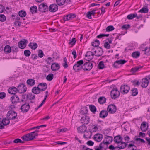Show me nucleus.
I'll use <instances>...</instances> for the list:
<instances>
[{
    "mask_svg": "<svg viewBox=\"0 0 150 150\" xmlns=\"http://www.w3.org/2000/svg\"><path fill=\"white\" fill-rule=\"evenodd\" d=\"M122 138L120 135L115 136L114 138V141L118 144L119 148L123 149L125 148L127 145V144L122 141Z\"/></svg>",
    "mask_w": 150,
    "mask_h": 150,
    "instance_id": "obj_1",
    "label": "nucleus"
},
{
    "mask_svg": "<svg viewBox=\"0 0 150 150\" xmlns=\"http://www.w3.org/2000/svg\"><path fill=\"white\" fill-rule=\"evenodd\" d=\"M38 130H35L23 136L21 138L23 140L26 141L33 140L35 138V136L38 135Z\"/></svg>",
    "mask_w": 150,
    "mask_h": 150,
    "instance_id": "obj_2",
    "label": "nucleus"
},
{
    "mask_svg": "<svg viewBox=\"0 0 150 150\" xmlns=\"http://www.w3.org/2000/svg\"><path fill=\"white\" fill-rule=\"evenodd\" d=\"M84 62L83 60H80L78 61L76 63L74 64L73 68V69L75 72H78L83 69V65Z\"/></svg>",
    "mask_w": 150,
    "mask_h": 150,
    "instance_id": "obj_3",
    "label": "nucleus"
},
{
    "mask_svg": "<svg viewBox=\"0 0 150 150\" xmlns=\"http://www.w3.org/2000/svg\"><path fill=\"white\" fill-rule=\"evenodd\" d=\"M120 92L117 88H114L111 91L110 95L112 99H115L118 98L120 96Z\"/></svg>",
    "mask_w": 150,
    "mask_h": 150,
    "instance_id": "obj_4",
    "label": "nucleus"
},
{
    "mask_svg": "<svg viewBox=\"0 0 150 150\" xmlns=\"http://www.w3.org/2000/svg\"><path fill=\"white\" fill-rule=\"evenodd\" d=\"M93 67L92 63L88 61L87 62H85L83 65V69L85 71H89Z\"/></svg>",
    "mask_w": 150,
    "mask_h": 150,
    "instance_id": "obj_5",
    "label": "nucleus"
},
{
    "mask_svg": "<svg viewBox=\"0 0 150 150\" xmlns=\"http://www.w3.org/2000/svg\"><path fill=\"white\" fill-rule=\"evenodd\" d=\"M7 115L8 118L11 120H14L17 117V113L12 110L9 111L7 113Z\"/></svg>",
    "mask_w": 150,
    "mask_h": 150,
    "instance_id": "obj_6",
    "label": "nucleus"
},
{
    "mask_svg": "<svg viewBox=\"0 0 150 150\" xmlns=\"http://www.w3.org/2000/svg\"><path fill=\"white\" fill-rule=\"evenodd\" d=\"M38 10L42 12H45L48 10V6L46 3L41 4L39 6Z\"/></svg>",
    "mask_w": 150,
    "mask_h": 150,
    "instance_id": "obj_7",
    "label": "nucleus"
},
{
    "mask_svg": "<svg viewBox=\"0 0 150 150\" xmlns=\"http://www.w3.org/2000/svg\"><path fill=\"white\" fill-rule=\"evenodd\" d=\"M18 90L19 93H23L26 92L27 90L26 87L23 84H21L18 86Z\"/></svg>",
    "mask_w": 150,
    "mask_h": 150,
    "instance_id": "obj_8",
    "label": "nucleus"
},
{
    "mask_svg": "<svg viewBox=\"0 0 150 150\" xmlns=\"http://www.w3.org/2000/svg\"><path fill=\"white\" fill-rule=\"evenodd\" d=\"M107 110L109 113L113 114L116 111L117 108L114 105H110L108 107Z\"/></svg>",
    "mask_w": 150,
    "mask_h": 150,
    "instance_id": "obj_9",
    "label": "nucleus"
},
{
    "mask_svg": "<svg viewBox=\"0 0 150 150\" xmlns=\"http://www.w3.org/2000/svg\"><path fill=\"white\" fill-rule=\"evenodd\" d=\"M129 90V87L127 85L122 86L120 89V92L123 94L127 93Z\"/></svg>",
    "mask_w": 150,
    "mask_h": 150,
    "instance_id": "obj_10",
    "label": "nucleus"
},
{
    "mask_svg": "<svg viewBox=\"0 0 150 150\" xmlns=\"http://www.w3.org/2000/svg\"><path fill=\"white\" fill-rule=\"evenodd\" d=\"M28 42V41L25 39H23L22 40L20 41L18 44L19 47L21 49L24 48L26 47Z\"/></svg>",
    "mask_w": 150,
    "mask_h": 150,
    "instance_id": "obj_11",
    "label": "nucleus"
},
{
    "mask_svg": "<svg viewBox=\"0 0 150 150\" xmlns=\"http://www.w3.org/2000/svg\"><path fill=\"white\" fill-rule=\"evenodd\" d=\"M10 100L11 101L12 104L15 105L19 102V98L17 95H14L11 97Z\"/></svg>",
    "mask_w": 150,
    "mask_h": 150,
    "instance_id": "obj_12",
    "label": "nucleus"
},
{
    "mask_svg": "<svg viewBox=\"0 0 150 150\" xmlns=\"http://www.w3.org/2000/svg\"><path fill=\"white\" fill-rule=\"evenodd\" d=\"M58 9L57 6L54 4L50 5L49 7V11L52 12H54L56 11Z\"/></svg>",
    "mask_w": 150,
    "mask_h": 150,
    "instance_id": "obj_13",
    "label": "nucleus"
},
{
    "mask_svg": "<svg viewBox=\"0 0 150 150\" xmlns=\"http://www.w3.org/2000/svg\"><path fill=\"white\" fill-rule=\"evenodd\" d=\"M30 106L29 104L25 103L21 106V109L22 112L24 113L27 112L29 110Z\"/></svg>",
    "mask_w": 150,
    "mask_h": 150,
    "instance_id": "obj_14",
    "label": "nucleus"
},
{
    "mask_svg": "<svg viewBox=\"0 0 150 150\" xmlns=\"http://www.w3.org/2000/svg\"><path fill=\"white\" fill-rule=\"evenodd\" d=\"M94 55L97 56H100L103 53V51L102 49L100 47L97 48V50L93 52Z\"/></svg>",
    "mask_w": 150,
    "mask_h": 150,
    "instance_id": "obj_15",
    "label": "nucleus"
},
{
    "mask_svg": "<svg viewBox=\"0 0 150 150\" xmlns=\"http://www.w3.org/2000/svg\"><path fill=\"white\" fill-rule=\"evenodd\" d=\"M90 118L88 116H85L82 117L81 121L83 124H88L89 122Z\"/></svg>",
    "mask_w": 150,
    "mask_h": 150,
    "instance_id": "obj_16",
    "label": "nucleus"
},
{
    "mask_svg": "<svg viewBox=\"0 0 150 150\" xmlns=\"http://www.w3.org/2000/svg\"><path fill=\"white\" fill-rule=\"evenodd\" d=\"M94 55V54L93 52L89 51L87 52L85 56L87 57V60L88 61H90L93 58Z\"/></svg>",
    "mask_w": 150,
    "mask_h": 150,
    "instance_id": "obj_17",
    "label": "nucleus"
},
{
    "mask_svg": "<svg viewBox=\"0 0 150 150\" xmlns=\"http://www.w3.org/2000/svg\"><path fill=\"white\" fill-rule=\"evenodd\" d=\"M76 16L75 14L71 13L67 15L64 17V21H66L71 20L76 17Z\"/></svg>",
    "mask_w": 150,
    "mask_h": 150,
    "instance_id": "obj_18",
    "label": "nucleus"
},
{
    "mask_svg": "<svg viewBox=\"0 0 150 150\" xmlns=\"http://www.w3.org/2000/svg\"><path fill=\"white\" fill-rule=\"evenodd\" d=\"M60 68V66L58 63H54L52 64L51 66V69L53 71L58 70Z\"/></svg>",
    "mask_w": 150,
    "mask_h": 150,
    "instance_id": "obj_19",
    "label": "nucleus"
},
{
    "mask_svg": "<svg viewBox=\"0 0 150 150\" xmlns=\"http://www.w3.org/2000/svg\"><path fill=\"white\" fill-rule=\"evenodd\" d=\"M149 81H148L147 78H144L142 79V81L141 86L143 88L146 87L148 85Z\"/></svg>",
    "mask_w": 150,
    "mask_h": 150,
    "instance_id": "obj_20",
    "label": "nucleus"
},
{
    "mask_svg": "<svg viewBox=\"0 0 150 150\" xmlns=\"http://www.w3.org/2000/svg\"><path fill=\"white\" fill-rule=\"evenodd\" d=\"M38 86L40 87L41 91H45L47 88V86L45 83H42L39 84Z\"/></svg>",
    "mask_w": 150,
    "mask_h": 150,
    "instance_id": "obj_21",
    "label": "nucleus"
},
{
    "mask_svg": "<svg viewBox=\"0 0 150 150\" xmlns=\"http://www.w3.org/2000/svg\"><path fill=\"white\" fill-rule=\"evenodd\" d=\"M18 91V88L14 87L10 88L8 90V92L9 93L14 94V95H15Z\"/></svg>",
    "mask_w": 150,
    "mask_h": 150,
    "instance_id": "obj_22",
    "label": "nucleus"
},
{
    "mask_svg": "<svg viewBox=\"0 0 150 150\" xmlns=\"http://www.w3.org/2000/svg\"><path fill=\"white\" fill-rule=\"evenodd\" d=\"M108 144L105 143V140H103L100 144L99 146L100 148L104 150H106L108 146Z\"/></svg>",
    "mask_w": 150,
    "mask_h": 150,
    "instance_id": "obj_23",
    "label": "nucleus"
},
{
    "mask_svg": "<svg viewBox=\"0 0 150 150\" xmlns=\"http://www.w3.org/2000/svg\"><path fill=\"white\" fill-rule=\"evenodd\" d=\"M103 135L100 134H97L94 136V139L97 142H100L102 139Z\"/></svg>",
    "mask_w": 150,
    "mask_h": 150,
    "instance_id": "obj_24",
    "label": "nucleus"
},
{
    "mask_svg": "<svg viewBox=\"0 0 150 150\" xmlns=\"http://www.w3.org/2000/svg\"><path fill=\"white\" fill-rule=\"evenodd\" d=\"M41 88L40 87H39L38 86V87H35L32 89V91L34 93L38 94L40 93V91H41L40 89Z\"/></svg>",
    "mask_w": 150,
    "mask_h": 150,
    "instance_id": "obj_25",
    "label": "nucleus"
},
{
    "mask_svg": "<svg viewBox=\"0 0 150 150\" xmlns=\"http://www.w3.org/2000/svg\"><path fill=\"white\" fill-rule=\"evenodd\" d=\"M108 115V112L106 110H102L100 113V117L102 118H104L106 117Z\"/></svg>",
    "mask_w": 150,
    "mask_h": 150,
    "instance_id": "obj_26",
    "label": "nucleus"
},
{
    "mask_svg": "<svg viewBox=\"0 0 150 150\" xmlns=\"http://www.w3.org/2000/svg\"><path fill=\"white\" fill-rule=\"evenodd\" d=\"M28 46L30 48L33 50L35 49L38 46L37 44L35 42H30L28 44Z\"/></svg>",
    "mask_w": 150,
    "mask_h": 150,
    "instance_id": "obj_27",
    "label": "nucleus"
},
{
    "mask_svg": "<svg viewBox=\"0 0 150 150\" xmlns=\"http://www.w3.org/2000/svg\"><path fill=\"white\" fill-rule=\"evenodd\" d=\"M113 140V138L112 137L107 136L105 137V139L104 140L106 143L109 144L111 142H112Z\"/></svg>",
    "mask_w": 150,
    "mask_h": 150,
    "instance_id": "obj_28",
    "label": "nucleus"
},
{
    "mask_svg": "<svg viewBox=\"0 0 150 150\" xmlns=\"http://www.w3.org/2000/svg\"><path fill=\"white\" fill-rule=\"evenodd\" d=\"M4 51L6 53L8 54L11 52V49L9 45H6L4 47Z\"/></svg>",
    "mask_w": 150,
    "mask_h": 150,
    "instance_id": "obj_29",
    "label": "nucleus"
},
{
    "mask_svg": "<svg viewBox=\"0 0 150 150\" xmlns=\"http://www.w3.org/2000/svg\"><path fill=\"white\" fill-rule=\"evenodd\" d=\"M86 129V127L85 126H82L77 128L79 132H84Z\"/></svg>",
    "mask_w": 150,
    "mask_h": 150,
    "instance_id": "obj_30",
    "label": "nucleus"
},
{
    "mask_svg": "<svg viewBox=\"0 0 150 150\" xmlns=\"http://www.w3.org/2000/svg\"><path fill=\"white\" fill-rule=\"evenodd\" d=\"M26 83L28 85L33 86L35 84V81L33 79H30L27 80Z\"/></svg>",
    "mask_w": 150,
    "mask_h": 150,
    "instance_id": "obj_31",
    "label": "nucleus"
},
{
    "mask_svg": "<svg viewBox=\"0 0 150 150\" xmlns=\"http://www.w3.org/2000/svg\"><path fill=\"white\" fill-rule=\"evenodd\" d=\"M37 8L36 6H33L31 7L30 8V11L32 14L35 13L37 12Z\"/></svg>",
    "mask_w": 150,
    "mask_h": 150,
    "instance_id": "obj_32",
    "label": "nucleus"
},
{
    "mask_svg": "<svg viewBox=\"0 0 150 150\" xmlns=\"http://www.w3.org/2000/svg\"><path fill=\"white\" fill-rule=\"evenodd\" d=\"M106 99L104 97H100L98 99V102L100 104H103L106 102Z\"/></svg>",
    "mask_w": 150,
    "mask_h": 150,
    "instance_id": "obj_33",
    "label": "nucleus"
},
{
    "mask_svg": "<svg viewBox=\"0 0 150 150\" xmlns=\"http://www.w3.org/2000/svg\"><path fill=\"white\" fill-rule=\"evenodd\" d=\"M141 129L143 132H145L147 129V127L145 123L143 122L142 123L141 125Z\"/></svg>",
    "mask_w": 150,
    "mask_h": 150,
    "instance_id": "obj_34",
    "label": "nucleus"
},
{
    "mask_svg": "<svg viewBox=\"0 0 150 150\" xmlns=\"http://www.w3.org/2000/svg\"><path fill=\"white\" fill-rule=\"evenodd\" d=\"M25 95L27 97V98L30 100L34 99L35 97V95H33L31 93H29L27 95Z\"/></svg>",
    "mask_w": 150,
    "mask_h": 150,
    "instance_id": "obj_35",
    "label": "nucleus"
},
{
    "mask_svg": "<svg viewBox=\"0 0 150 150\" xmlns=\"http://www.w3.org/2000/svg\"><path fill=\"white\" fill-rule=\"evenodd\" d=\"M140 55V52L138 51H137L133 52L132 56L133 58H137Z\"/></svg>",
    "mask_w": 150,
    "mask_h": 150,
    "instance_id": "obj_36",
    "label": "nucleus"
},
{
    "mask_svg": "<svg viewBox=\"0 0 150 150\" xmlns=\"http://www.w3.org/2000/svg\"><path fill=\"white\" fill-rule=\"evenodd\" d=\"M137 16V14L136 13L131 14L128 15L127 16V18L129 20H131L136 17Z\"/></svg>",
    "mask_w": 150,
    "mask_h": 150,
    "instance_id": "obj_37",
    "label": "nucleus"
},
{
    "mask_svg": "<svg viewBox=\"0 0 150 150\" xmlns=\"http://www.w3.org/2000/svg\"><path fill=\"white\" fill-rule=\"evenodd\" d=\"M18 14L21 17H24L25 16L26 13L25 11L21 10L19 11Z\"/></svg>",
    "mask_w": 150,
    "mask_h": 150,
    "instance_id": "obj_38",
    "label": "nucleus"
},
{
    "mask_svg": "<svg viewBox=\"0 0 150 150\" xmlns=\"http://www.w3.org/2000/svg\"><path fill=\"white\" fill-rule=\"evenodd\" d=\"M56 2L58 5H63L65 2L66 0H56Z\"/></svg>",
    "mask_w": 150,
    "mask_h": 150,
    "instance_id": "obj_39",
    "label": "nucleus"
},
{
    "mask_svg": "<svg viewBox=\"0 0 150 150\" xmlns=\"http://www.w3.org/2000/svg\"><path fill=\"white\" fill-rule=\"evenodd\" d=\"M54 75L52 74H50L46 77L47 80L49 81H50L52 80L53 78Z\"/></svg>",
    "mask_w": 150,
    "mask_h": 150,
    "instance_id": "obj_40",
    "label": "nucleus"
},
{
    "mask_svg": "<svg viewBox=\"0 0 150 150\" xmlns=\"http://www.w3.org/2000/svg\"><path fill=\"white\" fill-rule=\"evenodd\" d=\"M100 44V42L98 40H95L94 42L92 43V45L93 47H97Z\"/></svg>",
    "mask_w": 150,
    "mask_h": 150,
    "instance_id": "obj_41",
    "label": "nucleus"
},
{
    "mask_svg": "<svg viewBox=\"0 0 150 150\" xmlns=\"http://www.w3.org/2000/svg\"><path fill=\"white\" fill-rule=\"evenodd\" d=\"M90 110L93 112H95L96 111V107L93 105H91L89 106Z\"/></svg>",
    "mask_w": 150,
    "mask_h": 150,
    "instance_id": "obj_42",
    "label": "nucleus"
},
{
    "mask_svg": "<svg viewBox=\"0 0 150 150\" xmlns=\"http://www.w3.org/2000/svg\"><path fill=\"white\" fill-rule=\"evenodd\" d=\"M9 119L8 118V119L4 118L2 120V122H3L4 125H8L10 123Z\"/></svg>",
    "mask_w": 150,
    "mask_h": 150,
    "instance_id": "obj_43",
    "label": "nucleus"
},
{
    "mask_svg": "<svg viewBox=\"0 0 150 150\" xmlns=\"http://www.w3.org/2000/svg\"><path fill=\"white\" fill-rule=\"evenodd\" d=\"M148 12V9L146 8L143 7L139 11V12L143 13H147Z\"/></svg>",
    "mask_w": 150,
    "mask_h": 150,
    "instance_id": "obj_44",
    "label": "nucleus"
},
{
    "mask_svg": "<svg viewBox=\"0 0 150 150\" xmlns=\"http://www.w3.org/2000/svg\"><path fill=\"white\" fill-rule=\"evenodd\" d=\"M142 67H136L134 68H133L131 69V71L133 73H135L139 69Z\"/></svg>",
    "mask_w": 150,
    "mask_h": 150,
    "instance_id": "obj_45",
    "label": "nucleus"
},
{
    "mask_svg": "<svg viewBox=\"0 0 150 150\" xmlns=\"http://www.w3.org/2000/svg\"><path fill=\"white\" fill-rule=\"evenodd\" d=\"M115 28L112 25H110L108 26L106 28V31L107 32H109L113 30Z\"/></svg>",
    "mask_w": 150,
    "mask_h": 150,
    "instance_id": "obj_46",
    "label": "nucleus"
},
{
    "mask_svg": "<svg viewBox=\"0 0 150 150\" xmlns=\"http://www.w3.org/2000/svg\"><path fill=\"white\" fill-rule=\"evenodd\" d=\"M115 61L116 63H117L119 65L124 64L126 62V61L124 60H120Z\"/></svg>",
    "mask_w": 150,
    "mask_h": 150,
    "instance_id": "obj_47",
    "label": "nucleus"
},
{
    "mask_svg": "<svg viewBox=\"0 0 150 150\" xmlns=\"http://www.w3.org/2000/svg\"><path fill=\"white\" fill-rule=\"evenodd\" d=\"M24 53L25 56L29 57L30 55L31 52L29 50H27L24 51Z\"/></svg>",
    "mask_w": 150,
    "mask_h": 150,
    "instance_id": "obj_48",
    "label": "nucleus"
},
{
    "mask_svg": "<svg viewBox=\"0 0 150 150\" xmlns=\"http://www.w3.org/2000/svg\"><path fill=\"white\" fill-rule=\"evenodd\" d=\"M53 60L52 58L49 57H48L46 60L45 61L47 62V63L48 64H50L51 63L53 62Z\"/></svg>",
    "mask_w": 150,
    "mask_h": 150,
    "instance_id": "obj_49",
    "label": "nucleus"
},
{
    "mask_svg": "<svg viewBox=\"0 0 150 150\" xmlns=\"http://www.w3.org/2000/svg\"><path fill=\"white\" fill-rule=\"evenodd\" d=\"M98 67L99 69H103L104 67V65L103 61H100L99 62Z\"/></svg>",
    "mask_w": 150,
    "mask_h": 150,
    "instance_id": "obj_50",
    "label": "nucleus"
},
{
    "mask_svg": "<svg viewBox=\"0 0 150 150\" xmlns=\"http://www.w3.org/2000/svg\"><path fill=\"white\" fill-rule=\"evenodd\" d=\"M92 128L91 129V131L92 132H95L98 129V127L97 125H94L92 126Z\"/></svg>",
    "mask_w": 150,
    "mask_h": 150,
    "instance_id": "obj_51",
    "label": "nucleus"
},
{
    "mask_svg": "<svg viewBox=\"0 0 150 150\" xmlns=\"http://www.w3.org/2000/svg\"><path fill=\"white\" fill-rule=\"evenodd\" d=\"M69 41H70L69 43V44L71 45H74L76 42V40L75 38H73L71 40L70 39Z\"/></svg>",
    "mask_w": 150,
    "mask_h": 150,
    "instance_id": "obj_52",
    "label": "nucleus"
},
{
    "mask_svg": "<svg viewBox=\"0 0 150 150\" xmlns=\"http://www.w3.org/2000/svg\"><path fill=\"white\" fill-rule=\"evenodd\" d=\"M109 34H100L97 36V38H101L104 37H108Z\"/></svg>",
    "mask_w": 150,
    "mask_h": 150,
    "instance_id": "obj_53",
    "label": "nucleus"
},
{
    "mask_svg": "<svg viewBox=\"0 0 150 150\" xmlns=\"http://www.w3.org/2000/svg\"><path fill=\"white\" fill-rule=\"evenodd\" d=\"M145 54L147 55L150 54V49L149 47H146L144 50Z\"/></svg>",
    "mask_w": 150,
    "mask_h": 150,
    "instance_id": "obj_54",
    "label": "nucleus"
},
{
    "mask_svg": "<svg viewBox=\"0 0 150 150\" xmlns=\"http://www.w3.org/2000/svg\"><path fill=\"white\" fill-rule=\"evenodd\" d=\"M11 51L13 52H17L18 51V48L16 46H13L11 47Z\"/></svg>",
    "mask_w": 150,
    "mask_h": 150,
    "instance_id": "obj_55",
    "label": "nucleus"
},
{
    "mask_svg": "<svg viewBox=\"0 0 150 150\" xmlns=\"http://www.w3.org/2000/svg\"><path fill=\"white\" fill-rule=\"evenodd\" d=\"M132 96H136L138 93L137 90L136 88H134L132 90Z\"/></svg>",
    "mask_w": 150,
    "mask_h": 150,
    "instance_id": "obj_56",
    "label": "nucleus"
},
{
    "mask_svg": "<svg viewBox=\"0 0 150 150\" xmlns=\"http://www.w3.org/2000/svg\"><path fill=\"white\" fill-rule=\"evenodd\" d=\"M6 20L5 16L3 14L0 15V21L2 22L5 21Z\"/></svg>",
    "mask_w": 150,
    "mask_h": 150,
    "instance_id": "obj_57",
    "label": "nucleus"
},
{
    "mask_svg": "<svg viewBox=\"0 0 150 150\" xmlns=\"http://www.w3.org/2000/svg\"><path fill=\"white\" fill-rule=\"evenodd\" d=\"M13 142L14 143H23L24 142L21 140L20 139L17 138L15 139Z\"/></svg>",
    "mask_w": 150,
    "mask_h": 150,
    "instance_id": "obj_58",
    "label": "nucleus"
},
{
    "mask_svg": "<svg viewBox=\"0 0 150 150\" xmlns=\"http://www.w3.org/2000/svg\"><path fill=\"white\" fill-rule=\"evenodd\" d=\"M104 47L107 49H109L110 48V45L107 42H106L104 43Z\"/></svg>",
    "mask_w": 150,
    "mask_h": 150,
    "instance_id": "obj_59",
    "label": "nucleus"
},
{
    "mask_svg": "<svg viewBox=\"0 0 150 150\" xmlns=\"http://www.w3.org/2000/svg\"><path fill=\"white\" fill-rule=\"evenodd\" d=\"M44 55L43 52L41 50H40L39 51L38 56L40 58H42Z\"/></svg>",
    "mask_w": 150,
    "mask_h": 150,
    "instance_id": "obj_60",
    "label": "nucleus"
},
{
    "mask_svg": "<svg viewBox=\"0 0 150 150\" xmlns=\"http://www.w3.org/2000/svg\"><path fill=\"white\" fill-rule=\"evenodd\" d=\"M130 27V25L129 24H127V25H123L121 27V28L125 29H127L129 28Z\"/></svg>",
    "mask_w": 150,
    "mask_h": 150,
    "instance_id": "obj_61",
    "label": "nucleus"
},
{
    "mask_svg": "<svg viewBox=\"0 0 150 150\" xmlns=\"http://www.w3.org/2000/svg\"><path fill=\"white\" fill-rule=\"evenodd\" d=\"M67 128H63L62 129L58 130L57 131V133H59L60 132H65L67 131Z\"/></svg>",
    "mask_w": 150,
    "mask_h": 150,
    "instance_id": "obj_62",
    "label": "nucleus"
},
{
    "mask_svg": "<svg viewBox=\"0 0 150 150\" xmlns=\"http://www.w3.org/2000/svg\"><path fill=\"white\" fill-rule=\"evenodd\" d=\"M6 96L5 93L4 92L0 93V98L3 99Z\"/></svg>",
    "mask_w": 150,
    "mask_h": 150,
    "instance_id": "obj_63",
    "label": "nucleus"
},
{
    "mask_svg": "<svg viewBox=\"0 0 150 150\" xmlns=\"http://www.w3.org/2000/svg\"><path fill=\"white\" fill-rule=\"evenodd\" d=\"M86 144L88 145L92 146L94 144V142L91 141L89 140L87 142Z\"/></svg>",
    "mask_w": 150,
    "mask_h": 150,
    "instance_id": "obj_64",
    "label": "nucleus"
}]
</instances>
